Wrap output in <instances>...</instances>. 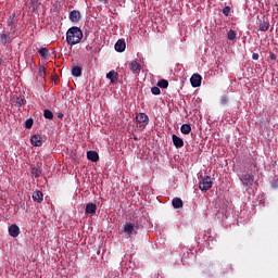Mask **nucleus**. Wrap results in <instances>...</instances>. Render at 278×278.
Wrapping results in <instances>:
<instances>
[{
	"label": "nucleus",
	"instance_id": "13",
	"mask_svg": "<svg viewBox=\"0 0 278 278\" xmlns=\"http://www.w3.org/2000/svg\"><path fill=\"white\" fill-rule=\"evenodd\" d=\"M30 141H31V144L34 147H41V144H42V137H41V135H34L31 137Z\"/></svg>",
	"mask_w": 278,
	"mask_h": 278
},
{
	"label": "nucleus",
	"instance_id": "14",
	"mask_svg": "<svg viewBox=\"0 0 278 278\" xmlns=\"http://www.w3.org/2000/svg\"><path fill=\"white\" fill-rule=\"evenodd\" d=\"M33 200L34 202H43V192L40 190L34 191L33 192Z\"/></svg>",
	"mask_w": 278,
	"mask_h": 278
},
{
	"label": "nucleus",
	"instance_id": "20",
	"mask_svg": "<svg viewBox=\"0 0 278 278\" xmlns=\"http://www.w3.org/2000/svg\"><path fill=\"white\" fill-rule=\"evenodd\" d=\"M173 206H174V208H182L184 202H182L181 198H174Z\"/></svg>",
	"mask_w": 278,
	"mask_h": 278
},
{
	"label": "nucleus",
	"instance_id": "35",
	"mask_svg": "<svg viewBox=\"0 0 278 278\" xmlns=\"http://www.w3.org/2000/svg\"><path fill=\"white\" fill-rule=\"evenodd\" d=\"M58 117H60V119H63L64 113H62V112L58 113Z\"/></svg>",
	"mask_w": 278,
	"mask_h": 278
},
{
	"label": "nucleus",
	"instance_id": "10",
	"mask_svg": "<svg viewBox=\"0 0 278 278\" xmlns=\"http://www.w3.org/2000/svg\"><path fill=\"white\" fill-rule=\"evenodd\" d=\"M85 213L87 215H96L97 213V204L94 202H89L85 208Z\"/></svg>",
	"mask_w": 278,
	"mask_h": 278
},
{
	"label": "nucleus",
	"instance_id": "5",
	"mask_svg": "<svg viewBox=\"0 0 278 278\" xmlns=\"http://www.w3.org/2000/svg\"><path fill=\"white\" fill-rule=\"evenodd\" d=\"M136 121L138 122L139 126L146 128L149 124V115L147 113L140 112L136 115Z\"/></svg>",
	"mask_w": 278,
	"mask_h": 278
},
{
	"label": "nucleus",
	"instance_id": "1",
	"mask_svg": "<svg viewBox=\"0 0 278 278\" xmlns=\"http://www.w3.org/2000/svg\"><path fill=\"white\" fill-rule=\"evenodd\" d=\"M84 37V33L79 27H71L66 33V41L70 46H75L76 43H80Z\"/></svg>",
	"mask_w": 278,
	"mask_h": 278
},
{
	"label": "nucleus",
	"instance_id": "37",
	"mask_svg": "<svg viewBox=\"0 0 278 278\" xmlns=\"http://www.w3.org/2000/svg\"><path fill=\"white\" fill-rule=\"evenodd\" d=\"M99 1H101L103 3H109V0H99Z\"/></svg>",
	"mask_w": 278,
	"mask_h": 278
},
{
	"label": "nucleus",
	"instance_id": "15",
	"mask_svg": "<svg viewBox=\"0 0 278 278\" xmlns=\"http://www.w3.org/2000/svg\"><path fill=\"white\" fill-rule=\"evenodd\" d=\"M173 139V143L175 144L176 148H181L184 147V139H181L180 137H177V135H173L172 136Z\"/></svg>",
	"mask_w": 278,
	"mask_h": 278
},
{
	"label": "nucleus",
	"instance_id": "25",
	"mask_svg": "<svg viewBox=\"0 0 278 278\" xmlns=\"http://www.w3.org/2000/svg\"><path fill=\"white\" fill-rule=\"evenodd\" d=\"M53 112L50 109L43 110V117H46V119H53Z\"/></svg>",
	"mask_w": 278,
	"mask_h": 278
},
{
	"label": "nucleus",
	"instance_id": "28",
	"mask_svg": "<svg viewBox=\"0 0 278 278\" xmlns=\"http://www.w3.org/2000/svg\"><path fill=\"white\" fill-rule=\"evenodd\" d=\"M236 37H237L236 30H233V29L228 30V34H227L228 39L233 40V39H236Z\"/></svg>",
	"mask_w": 278,
	"mask_h": 278
},
{
	"label": "nucleus",
	"instance_id": "34",
	"mask_svg": "<svg viewBox=\"0 0 278 278\" xmlns=\"http://www.w3.org/2000/svg\"><path fill=\"white\" fill-rule=\"evenodd\" d=\"M269 59L271 60V61H276V59H277V56H276V54H269Z\"/></svg>",
	"mask_w": 278,
	"mask_h": 278
},
{
	"label": "nucleus",
	"instance_id": "7",
	"mask_svg": "<svg viewBox=\"0 0 278 278\" xmlns=\"http://www.w3.org/2000/svg\"><path fill=\"white\" fill-rule=\"evenodd\" d=\"M27 101L25 99V97H13L12 99V104L15 106V108H22V105H26Z\"/></svg>",
	"mask_w": 278,
	"mask_h": 278
},
{
	"label": "nucleus",
	"instance_id": "21",
	"mask_svg": "<svg viewBox=\"0 0 278 278\" xmlns=\"http://www.w3.org/2000/svg\"><path fill=\"white\" fill-rule=\"evenodd\" d=\"M40 56H42V59H50V52L48 50V48H40L38 50Z\"/></svg>",
	"mask_w": 278,
	"mask_h": 278
},
{
	"label": "nucleus",
	"instance_id": "36",
	"mask_svg": "<svg viewBox=\"0 0 278 278\" xmlns=\"http://www.w3.org/2000/svg\"><path fill=\"white\" fill-rule=\"evenodd\" d=\"M87 50L88 51L92 50V46H87Z\"/></svg>",
	"mask_w": 278,
	"mask_h": 278
},
{
	"label": "nucleus",
	"instance_id": "33",
	"mask_svg": "<svg viewBox=\"0 0 278 278\" xmlns=\"http://www.w3.org/2000/svg\"><path fill=\"white\" fill-rule=\"evenodd\" d=\"M252 59H253V61H258L260 54H258L257 52H254V53L252 54Z\"/></svg>",
	"mask_w": 278,
	"mask_h": 278
},
{
	"label": "nucleus",
	"instance_id": "32",
	"mask_svg": "<svg viewBox=\"0 0 278 278\" xmlns=\"http://www.w3.org/2000/svg\"><path fill=\"white\" fill-rule=\"evenodd\" d=\"M228 101H229L228 97H222L220 103H222V105H227Z\"/></svg>",
	"mask_w": 278,
	"mask_h": 278
},
{
	"label": "nucleus",
	"instance_id": "11",
	"mask_svg": "<svg viewBox=\"0 0 278 278\" xmlns=\"http://www.w3.org/2000/svg\"><path fill=\"white\" fill-rule=\"evenodd\" d=\"M115 50H116V52H125V50H126L125 39H117V41L115 43Z\"/></svg>",
	"mask_w": 278,
	"mask_h": 278
},
{
	"label": "nucleus",
	"instance_id": "18",
	"mask_svg": "<svg viewBox=\"0 0 278 278\" xmlns=\"http://www.w3.org/2000/svg\"><path fill=\"white\" fill-rule=\"evenodd\" d=\"M192 130V126H190V124H182V126H180V131L182 132V135H189Z\"/></svg>",
	"mask_w": 278,
	"mask_h": 278
},
{
	"label": "nucleus",
	"instance_id": "22",
	"mask_svg": "<svg viewBox=\"0 0 278 278\" xmlns=\"http://www.w3.org/2000/svg\"><path fill=\"white\" fill-rule=\"evenodd\" d=\"M0 41L2 43H9L11 41L10 35H7V33H1L0 35Z\"/></svg>",
	"mask_w": 278,
	"mask_h": 278
},
{
	"label": "nucleus",
	"instance_id": "31",
	"mask_svg": "<svg viewBox=\"0 0 278 278\" xmlns=\"http://www.w3.org/2000/svg\"><path fill=\"white\" fill-rule=\"evenodd\" d=\"M230 12H231L230 5H225V8L223 9V14H225V16H229Z\"/></svg>",
	"mask_w": 278,
	"mask_h": 278
},
{
	"label": "nucleus",
	"instance_id": "30",
	"mask_svg": "<svg viewBox=\"0 0 278 278\" xmlns=\"http://www.w3.org/2000/svg\"><path fill=\"white\" fill-rule=\"evenodd\" d=\"M47 72L45 65H39V76L40 77H46Z\"/></svg>",
	"mask_w": 278,
	"mask_h": 278
},
{
	"label": "nucleus",
	"instance_id": "27",
	"mask_svg": "<svg viewBox=\"0 0 278 278\" xmlns=\"http://www.w3.org/2000/svg\"><path fill=\"white\" fill-rule=\"evenodd\" d=\"M151 92H152V94H155V96L161 94V87L159 85L157 86H152Z\"/></svg>",
	"mask_w": 278,
	"mask_h": 278
},
{
	"label": "nucleus",
	"instance_id": "19",
	"mask_svg": "<svg viewBox=\"0 0 278 278\" xmlns=\"http://www.w3.org/2000/svg\"><path fill=\"white\" fill-rule=\"evenodd\" d=\"M106 77L114 84L118 77V73L115 72V70H112L111 72L106 73Z\"/></svg>",
	"mask_w": 278,
	"mask_h": 278
},
{
	"label": "nucleus",
	"instance_id": "29",
	"mask_svg": "<svg viewBox=\"0 0 278 278\" xmlns=\"http://www.w3.org/2000/svg\"><path fill=\"white\" fill-rule=\"evenodd\" d=\"M34 126V119L33 117H28V119L25 121V128H33Z\"/></svg>",
	"mask_w": 278,
	"mask_h": 278
},
{
	"label": "nucleus",
	"instance_id": "6",
	"mask_svg": "<svg viewBox=\"0 0 278 278\" xmlns=\"http://www.w3.org/2000/svg\"><path fill=\"white\" fill-rule=\"evenodd\" d=\"M190 81L193 88H199V86L202 84V75H200V73H193V75H191Z\"/></svg>",
	"mask_w": 278,
	"mask_h": 278
},
{
	"label": "nucleus",
	"instance_id": "9",
	"mask_svg": "<svg viewBox=\"0 0 278 278\" xmlns=\"http://www.w3.org/2000/svg\"><path fill=\"white\" fill-rule=\"evenodd\" d=\"M21 233V228L16 224H12L9 226V235L13 238H17V236Z\"/></svg>",
	"mask_w": 278,
	"mask_h": 278
},
{
	"label": "nucleus",
	"instance_id": "17",
	"mask_svg": "<svg viewBox=\"0 0 278 278\" xmlns=\"http://www.w3.org/2000/svg\"><path fill=\"white\" fill-rule=\"evenodd\" d=\"M129 67H130V71H132V73H140V71H141V65H140V63H138V61H132V63H130Z\"/></svg>",
	"mask_w": 278,
	"mask_h": 278
},
{
	"label": "nucleus",
	"instance_id": "26",
	"mask_svg": "<svg viewBox=\"0 0 278 278\" xmlns=\"http://www.w3.org/2000/svg\"><path fill=\"white\" fill-rule=\"evenodd\" d=\"M157 86H159L160 88H168L169 81H168V79H160V80L157 81Z\"/></svg>",
	"mask_w": 278,
	"mask_h": 278
},
{
	"label": "nucleus",
	"instance_id": "23",
	"mask_svg": "<svg viewBox=\"0 0 278 278\" xmlns=\"http://www.w3.org/2000/svg\"><path fill=\"white\" fill-rule=\"evenodd\" d=\"M31 175H33V177H35V178H38V177H40V175H41V170H40V168H38L37 166H31Z\"/></svg>",
	"mask_w": 278,
	"mask_h": 278
},
{
	"label": "nucleus",
	"instance_id": "24",
	"mask_svg": "<svg viewBox=\"0 0 278 278\" xmlns=\"http://www.w3.org/2000/svg\"><path fill=\"white\" fill-rule=\"evenodd\" d=\"M72 74H73L75 77H80V75H83V70H81V67H79V66L73 67V68H72Z\"/></svg>",
	"mask_w": 278,
	"mask_h": 278
},
{
	"label": "nucleus",
	"instance_id": "8",
	"mask_svg": "<svg viewBox=\"0 0 278 278\" xmlns=\"http://www.w3.org/2000/svg\"><path fill=\"white\" fill-rule=\"evenodd\" d=\"M81 18V12H79V10H72V12H70V21L72 23H79Z\"/></svg>",
	"mask_w": 278,
	"mask_h": 278
},
{
	"label": "nucleus",
	"instance_id": "4",
	"mask_svg": "<svg viewBox=\"0 0 278 278\" xmlns=\"http://www.w3.org/2000/svg\"><path fill=\"white\" fill-rule=\"evenodd\" d=\"M138 225H135V223H125L124 225V233H127V236H134L135 233H138Z\"/></svg>",
	"mask_w": 278,
	"mask_h": 278
},
{
	"label": "nucleus",
	"instance_id": "3",
	"mask_svg": "<svg viewBox=\"0 0 278 278\" xmlns=\"http://www.w3.org/2000/svg\"><path fill=\"white\" fill-rule=\"evenodd\" d=\"M214 185V180L212 179V177H204L202 180H200L199 182V187L202 191H207L208 189H212Z\"/></svg>",
	"mask_w": 278,
	"mask_h": 278
},
{
	"label": "nucleus",
	"instance_id": "2",
	"mask_svg": "<svg viewBox=\"0 0 278 278\" xmlns=\"http://www.w3.org/2000/svg\"><path fill=\"white\" fill-rule=\"evenodd\" d=\"M240 181L244 185L245 189L249 190L252 189L255 181V177L254 175L245 173L244 175H241Z\"/></svg>",
	"mask_w": 278,
	"mask_h": 278
},
{
	"label": "nucleus",
	"instance_id": "16",
	"mask_svg": "<svg viewBox=\"0 0 278 278\" xmlns=\"http://www.w3.org/2000/svg\"><path fill=\"white\" fill-rule=\"evenodd\" d=\"M269 28H270V23H268V21H265V18H263V21H261L258 25V29L261 31H268Z\"/></svg>",
	"mask_w": 278,
	"mask_h": 278
},
{
	"label": "nucleus",
	"instance_id": "12",
	"mask_svg": "<svg viewBox=\"0 0 278 278\" xmlns=\"http://www.w3.org/2000/svg\"><path fill=\"white\" fill-rule=\"evenodd\" d=\"M87 159L90 160L91 162H99L100 160V155L98 153V151H87Z\"/></svg>",
	"mask_w": 278,
	"mask_h": 278
}]
</instances>
